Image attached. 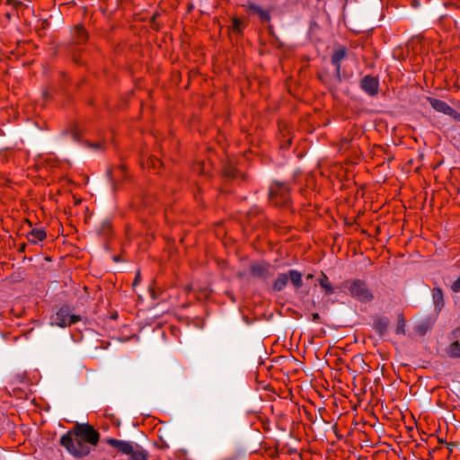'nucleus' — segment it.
Instances as JSON below:
<instances>
[{
  "label": "nucleus",
  "mask_w": 460,
  "mask_h": 460,
  "mask_svg": "<svg viewBox=\"0 0 460 460\" xmlns=\"http://www.w3.org/2000/svg\"><path fill=\"white\" fill-rule=\"evenodd\" d=\"M163 162L155 156H150L146 161V166L151 167L153 169H157L162 166Z\"/></svg>",
  "instance_id": "a211bd4d"
},
{
  "label": "nucleus",
  "mask_w": 460,
  "mask_h": 460,
  "mask_svg": "<svg viewBox=\"0 0 460 460\" xmlns=\"http://www.w3.org/2000/svg\"><path fill=\"white\" fill-rule=\"evenodd\" d=\"M346 57V49L341 47L337 49L332 56V64L335 66L336 74L340 76L341 74V62Z\"/></svg>",
  "instance_id": "9d476101"
},
{
  "label": "nucleus",
  "mask_w": 460,
  "mask_h": 460,
  "mask_svg": "<svg viewBox=\"0 0 460 460\" xmlns=\"http://www.w3.org/2000/svg\"><path fill=\"white\" fill-rule=\"evenodd\" d=\"M378 328H379L380 332H381L383 329H385V328H386V323L379 322V323H378Z\"/></svg>",
  "instance_id": "b1692460"
},
{
  "label": "nucleus",
  "mask_w": 460,
  "mask_h": 460,
  "mask_svg": "<svg viewBox=\"0 0 460 460\" xmlns=\"http://www.w3.org/2000/svg\"><path fill=\"white\" fill-rule=\"evenodd\" d=\"M427 101L436 111L448 115L460 122V113L450 107L446 102L433 97H427Z\"/></svg>",
  "instance_id": "423d86ee"
},
{
  "label": "nucleus",
  "mask_w": 460,
  "mask_h": 460,
  "mask_svg": "<svg viewBox=\"0 0 460 460\" xmlns=\"http://www.w3.org/2000/svg\"><path fill=\"white\" fill-rule=\"evenodd\" d=\"M269 198L275 206H287L290 200L289 188L284 183L276 182L270 189Z\"/></svg>",
  "instance_id": "f03ea898"
},
{
  "label": "nucleus",
  "mask_w": 460,
  "mask_h": 460,
  "mask_svg": "<svg viewBox=\"0 0 460 460\" xmlns=\"http://www.w3.org/2000/svg\"><path fill=\"white\" fill-rule=\"evenodd\" d=\"M128 460H147L146 454L143 449L137 448L129 455Z\"/></svg>",
  "instance_id": "dca6fc26"
},
{
  "label": "nucleus",
  "mask_w": 460,
  "mask_h": 460,
  "mask_svg": "<svg viewBox=\"0 0 460 460\" xmlns=\"http://www.w3.org/2000/svg\"><path fill=\"white\" fill-rule=\"evenodd\" d=\"M319 284L327 294H332L333 292V288L329 282L327 276L323 275V278L319 279Z\"/></svg>",
  "instance_id": "f3484780"
},
{
  "label": "nucleus",
  "mask_w": 460,
  "mask_h": 460,
  "mask_svg": "<svg viewBox=\"0 0 460 460\" xmlns=\"http://www.w3.org/2000/svg\"><path fill=\"white\" fill-rule=\"evenodd\" d=\"M360 86L366 93L375 96L378 93L379 81L375 76L366 75L361 79Z\"/></svg>",
  "instance_id": "0eeeda50"
},
{
  "label": "nucleus",
  "mask_w": 460,
  "mask_h": 460,
  "mask_svg": "<svg viewBox=\"0 0 460 460\" xmlns=\"http://www.w3.org/2000/svg\"><path fill=\"white\" fill-rule=\"evenodd\" d=\"M288 282V273L279 274L273 284L274 290L275 291L283 290L287 287Z\"/></svg>",
  "instance_id": "4468645a"
},
{
  "label": "nucleus",
  "mask_w": 460,
  "mask_h": 460,
  "mask_svg": "<svg viewBox=\"0 0 460 460\" xmlns=\"http://www.w3.org/2000/svg\"><path fill=\"white\" fill-rule=\"evenodd\" d=\"M60 444L73 456L82 457L89 454L90 447L83 439L74 435L72 431L66 432L60 438Z\"/></svg>",
  "instance_id": "f257e3e1"
},
{
  "label": "nucleus",
  "mask_w": 460,
  "mask_h": 460,
  "mask_svg": "<svg viewBox=\"0 0 460 460\" xmlns=\"http://www.w3.org/2000/svg\"><path fill=\"white\" fill-rule=\"evenodd\" d=\"M404 321L402 319L396 328V333H404Z\"/></svg>",
  "instance_id": "5701e85b"
},
{
  "label": "nucleus",
  "mask_w": 460,
  "mask_h": 460,
  "mask_svg": "<svg viewBox=\"0 0 460 460\" xmlns=\"http://www.w3.org/2000/svg\"><path fill=\"white\" fill-rule=\"evenodd\" d=\"M348 288L349 295L360 302L367 303L373 299V295L367 284L360 279L351 281Z\"/></svg>",
  "instance_id": "7ed1b4c3"
},
{
  "label": "nucleus",
  "mask_w": 460,
  "mask_h": 460,
  "mask_svg": "<svg viewBox=\"0 0 460 460\" xmlns=\"http://www.w3.org/2000/svg\"><path fill=\"white\" fill-rule=\"evenodd\" d=\"M80 320L81 317L79 315L71 314L67 307H62L50 317V324L64 328Z\"/></svg>",
  "instance_id": "20e7f679"
},
{
  "label": "nucleus",
  "mask_w": 460,
  "mask_h": 460,
  "mask_svg": "<svg viewBox=\"0 0 460 460\" xmlns=\"http://www.w3.org/2000/svg\"><path fill=\"white\" fill-rule=\"evenodd\" d=\"M232 29L235 32H241L243 30V22L238 18H234Z\"/></svg>",
  "instance_id": "412c9836"
},
{
  "label": "nucleus",
  "mask_w": 460,
  "mask_h": 460,
  "mask_svg": "<svg viewBox=\"0 0 460 460\" xmlns=\"http://www.w3.org/2000/svg\"><path fill=\"white\" fill-rule=\"evenodd\" d=\"M139 275H140V274H139V272H138V273H137V277H136V279H135L134 285H136V284H137V282L139 280Z\"/></svg>",
  "instance_id": "393cba45"
},
{
  "label": "nucleus",
  "mask_w": 460,
  "mask_h": 460,
  "mask_svg": "<svg viewBox=\"0 0 460 460\" xmlns=\"http://www.w3.org/2000/svg\"><path fill=\"white\" fill-rule=\"evenodd\" d=\"M71 431L80 437L85 444L95 446L100 438L99 433L90 425H76Z\"/></svg>",
  "instance_id": "39448f33"
},
{
  "label": "nucleus",
  "mask_w": 460,
  "mask_h": 460,
  "mask_svg": "<svg viewBox=\"0 0 460 460\" xmlns=\"http://www.w3.org/2000/svg\"><path fill=\"white\" fill-rule=\"evenodd\" d=\"M433 298L435 301L436 306H439L443 304V294L440 288L433 289Z\"/></svg>",
  "instance_id": "6ab92c4d"
},
{
  "label": "nucleus",
  "mask_w": 460,
  "mask_h": 460,
  "mask_svg": "<svg viewBox=\"0 0 460 460\" xmlns=\"http://www.w3.org/2000/svg\"><path fill=\"white\" fill-rule=\"evenodd\" d=\"M245 7L251 13L257 14L263 21H269L270 19V15L268 11L263 10L261 6L253 3H249Z\"/></svg>",
  "instance_id": "9b49d317"
},
{
  "label": "nucleus",
  "mask_w": 460,
  "mask_h": 460,
  "mask_svg": "<svg viewBox=\"0 0 460 460\" xmlns=\"http://www.w3.org/2000/svg\"><path fill=\"white\" fill-rule=\"evenodd\" d=\"M447 353L450 357L460 358V341H456L450 344Z\"/></svg>",
  "instance_id": "2eb2a0df"
},
{
  "label": "nucleus",
  "mask_w": 460,
  "mask_h": 460,
  "mask_svg": "<svg viewBox=\"0 0 460 460\" xmlns=\"http://www.w3.org/2000/svg\"><path fill=\"white\" fill-rule=\"evenodd\" d=\"M8 2H9L10 4H12V3H13V2H14V0H8Z\"/></svg>",
  "instance_id": "a878e982"
},
{
  "label": "nucleus",
  "mask_w": 460,
  "mask_h": 460,
  "mask_svg": "<svg viewBox=\"0 0 460 460\" xmlns=\"http://www.w3.org/2000/svg\"><path fill=\"white\" fill-rule=\"evenodd\" d=\"M451 289L456 293L460 291V277L456 281H454L451 286Z\"/></svg>",
  "instance_id": "4be33fe9"
},
{
  "label": "nucleus",
  "mask_w": 460,
  "mask_h": 460,
  "mask_svg": "<svg viewBox=\"0 0 460 460\" xmlns=\"http://www.w3.org/2000/svg\"><path fill=\"white\" fill-rule=\"evenodd\" d=\"M270 264L266 262H258L252 266L251 272L257 278L267 279L270 276Z\"/></svg>",
  "instance_id": "6e6552de"
},
{
  "label": "nucleus",
  "mask_w": 460,
  "mask_h": 460,
  "mask_svg": "<svg viewBox=\"0 0 460 460\" xmlns=\"http://www.w3.org/2000/svg\"><path fill=\"white\" fill-rule=\"evenodd\" d=\"M288 280H290L291 284L296 289H298L303 286L302 274L299 271L296 270H290L288 272Z\"/></svg>",
  "instance_id": "ddd939ff"
},
{
  "label": "nucleus",
  "mask_w": 460,
  "mask_h": 460,
  "mask_svg": "<svg viewBox=\"0 0 460 460\" xmlns=\"http://www.w3.org/2000/svg\"><path fill=\"white\" fill-rule=\"evenodd\" d=\"M75 33H76V37H77V41L79 43L83 42L86 39V33H85V31L84 29L80 26V25H77L76 28H75Z\"/></svg>",
  "instance_id": "aec40b11"
},
{
  "label": "nucleus",
  "mask_w": 460,
  "mask_h": 460,
  "mask_svg": "<svg viewBox=\"0 0 460 460\" xmlns=\"http://www.w3.org/2000/svg\"><path fill=\"white\" fill-rule=\"evenodd\" d=\"M108 443L128 456L133 453V451L136 449L133 443L131 442L111 438L108 440Z\"/></svg>",
  "instance_id": "1a4fd4ad"
},
{
  "label": "nucleus",
  "mask_w": 460,
  "mask_h": 460,
  "mask_svg": "<svg viewBox=\"0 0 460 460\" xmlns=\"http://www.w3.org/2000/svg\"><path fill=\"white\" fill-rule=\"evenodd\" d=\"M47 234L41 228H33L28 233V240L31 243H38L46 239Z\"/></svg>",
  "instance_id": "f8f14e48"
}]
</instances>
